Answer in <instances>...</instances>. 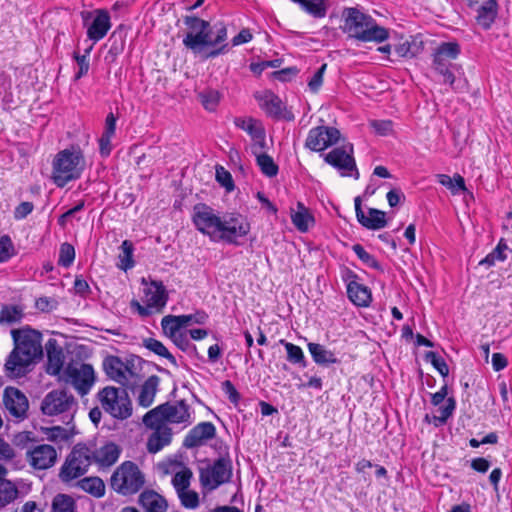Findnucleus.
<instances>
[{
  "mask_svg": "<svg viewBox=\"0 0 512 512\" xmlns=\"http://www.w3.org/2000/svg\"><path fill=\"white\" fill-rule=\"evenodd\" d=\"M196 230L207 236L212 242H224L239 245V238L250 232V223L239 213H229L221 217L215 209L205 203L193 207L191 217Z\"/></svg>",
  "mask_w": 512,
  "mask_h": 512,
  "instance_id": "f257e3e1",
  "label": "nucleus"
},
{
  "mask_svg": "<svg viewBox=\"0 0 512 512\" xmlns=\"http://www.w3.org/2000/svg\"><path fill=\"white\" fill-rule=\"evenodd\" d=\"M11 336L14 348L6 359V374L10 377H22L27 373V367L43 354L42 335L30 326H25L13 329Z\"/></svg>",
  "mask_w": 512,
  "mask_h": 512,
  "instance_id": "f03ea898",
  "label": "nucleus"
},
{
  "mask_svg": "<svg viewBox=\"0 0 512 512\" xmlns=\"http://www.w3.org/2000/svg\"><path fill=\"white\" fill-rule=\"evenodd\" d=\"M342 31L349 38L359 42L382 43L389 38V30L378 25L377 21L369 14L357 7H346L342 11Z\"/></svg>",
  "mask_w": 512,
  "mask_h": 512,
  "instance_id": "7ed1b4c3",
  "label": "nucleus"
},
{
  "mask_svg": "<svg viewBox=\"0 0 512 512\" xmlns=\"http://www.w3.org/2000/svg\"><path fill=\"white\" fill-rule=\"evenodd\" d=\"M85 168V159L80 149H64L59 151L52 162L53 183L65 187L69 182L79 179Z\"/></svg>",
  "mask_w": 512,
  "mask_h": 512,
  "instance_id": "20e7f679",
  "label": "nucleus"
},
{
  "mask_svg": "<svg viewBox=\"0 0 512 512\" xmlns=\"http://www.w3.org/2000/svg\"><path fill=\"white\" fill-rule=\"evenodd\" d=\"M232 476L233 465L228 452L199 469L200 484L207 491L216 490L221 485L231 482Z\"/></svg>",
  "mask_w": 512,
  "mask_h": 512,
  "instance_id": "39448f33",
  "label": "nucleus"
},
{
  "mask_svg": "<svg viewBox=\"0 0 512 512\" xmlns=\"http://www.w3.org/2000/svg\"><path fill=\"white\" fill-rule=\"evenodd\" d=\"M102 409L118 420H125L132 415V403L123 388L106 386L97 393Z\"/></svg>",
  "mask_w": 512,
  "mask_h": 512,
  "instance_id": "423d86ee",
  "label": "nucleus"
},
{
  "mask_svg": "<svg viewBox=\"0 0 512 512\" xmlns=\"http://www.w3.org/2000/svg\"><path fill=\"white\" fill-rule=\"evenodd\" d=\"M144 483L143 473L132 461L123 462L111 476L112 489L124 496L136 494Z\"/></svg>",
  "mask_w": 512,
  "mask_h": 512,
  "instance_id": "0eeeda50",
  "label": "nucleus"
},
{
  "mask_svg": "<svg viewBox=\"0 0 512 512\" xmlns=\"http://www.w3.org/2000/svg\"><path fill=\"white\" fill-rule=\"evenodd\" d=\"M74 396L65 390H52L46 394L41 403V411L48 416L62 415L65 423H70L76 411Z\"/></svg>",
  "mask_w": 512,
  "mask_h": 512,
  "instance_id": "6e6552de",
  "label": "nucleus"
},
{
  "mask_svg": "<svg viewBox=\"0 0 512 512\" xmlns=\"http://www.w3.org/2000/svg\"><path fill=\"white\" fill-rule=\"evenodd\" d=\"M92 463L91 449L86 445H76L62 465L59 477L63 482H70L84 475Z\"/></svg>",
  "mask_w": 512,
  "mask_h": 512,
  "instance_id": "1a4fd4ad",
  "label": "nucleus"
},
{
  "mask_svg": "<svg viewBox=\"0 0 512 512\" xmlns=\"http://www.w3.org/2000/svg\"><path fill=\"white\" fill-rule=\"evenodd\" d=\"M141 358L138 356H131L126 362L115 355H108L104 358L102 366L106 375L113 381L122 386L128 387L130 379L136 376L134 371L135 362H140Z\"/></svg>",
  "mask_w": 512,
  "mask_h": 512,
  "instance_id": "9d476101",
  "label": "nucleus"
},
{
  "mask_svg": "<svg viewBox=\"0 0 512 512\" xmlns=\"http://www.w3.org/2000/svg\"><path fill=\"white\" fill-rule=\"evenodd\" d=\"M324 161L336 168L342 176L359 178V171L353 157V145L347 144L336 147L324 156Z\"/></svg>",
  "mask_w": 512,
  "mask_h": 512,
  "instance_id": "9b49d317",
  "label": "nucleus"
},
{
  "mask_svg": "<svg viewBox=\"0 0 512 512\" xmlns=\"http://www.w3.org/2000/svg\"><path fill=\"white\" fill-rule=\"evenodd\" d=\"M66 381L69 382L81 396L87 395L94 382L95 372L91 364L82 363L80 367L69 364L65 369Z\"/></svg>",
  "mask_w": 512,
  "mask_h": 512,
  "instance_id": "f8f14e48",
  "label": "nucleus"
},
{
  "mask_svg": "<svg viewBox=\"0 0 512 512\" xmlns=\"http://www.w3.org/2000/svg\"><path fill=\"white\" fill-rule=\"evenodd\" d=\"M214 29L216 35L213 42H206V32H208V28H206L205 31L198 33H186L183 45L193 53H200L205 47H216L224 43L227 39L226 26L223 23H217L214 25Z\"/></svg>",
  "mask_w": 512,
  "mask_h": 512,
  "instance_id": "ddd939ff",
  "label": "nucleus"
},
{
  "mask_svg": "<svg viewBox=\"0 0 512 512\" xmlns=\"http://www.w3.org/2000/svg\"><path fill=\"white\" fill-rule=\"evenodd\" d=\"M340 137L341 133L336 127L317 126L309 131L305 141V147L316 152L323 151L337 144Z\"/></svg>",
  "mask_w": 512,
  "mask_h": 512,
  "instance_id": "4468645a",
  "label": "nucleus"
},
{
  "mask_svg": "<svg viewBox=\"0 0 512 512\" xmlns=\"http://www.w3.org/2000/svg\"><path fill=\"white\" fill-rule=\"evenodd\" d=\"M3 404L10 416L17 420L27 417L29 401L26 395L16 387L8 386L3 392Z\"/></svg>",
  "mask_w": 512,
  "mask_h": 512,
  "instance_id": "2eb2a0df",
  "label": "nucleus"
},
{
  "mask_svg": "<svg viewBox=\"0 0 512 512\" xmlns=\"http://www.w3.org/2000/svg\"><path fill=\"white\" fill-rule=\"evenodd\" d=\"M259 106L266 114L273 119H284L286 121H293L294 114L286 109L282 100L271 91H264L262 94L256 95Z\"/></svg>",
  "mask_w": 512,
  "mask_h": 512,
  "instance_id": "dca6fc26",
  "label": "nucleus"
},
{
  "mask_svg": "<svg viewBox=\"0 0 512 512\" xmlns=\"http://www.w3.org/2000/svg\"><path fill=\"white\" fill-rule=\"evenodd\" d=\"M26 459L37 470H45L52 467L57 460L55 448L48 444L33 445L27 449Z\"/></svg>",
  "mask_w": 512,
  "mask_h": 512,
  "instance_id": "f3484780",
  "label": "nucleus"
},
{
  "mask_svg": "<svg viewBox=\"0 0 512 512\" xmlns=\"http://www.w3.org/2000/svg\"><path fill=\"white\" fill-rule=\"evenodd\" d=\"M215 436L216 427L212 422H200L187 433L182 445L187 449L198 448Z\"/></svg>",
  "mask_w": 512,
  "mask_h": 512,
  "instance_id": "a211bd4d",
  "label": "nucleus"
},
{
  "mask_svg": "<svg viewBox=\"0 0 512 512\" xmlns=\"http://www.w3.org/2000/svg\"><path fill=\"white\" fill-rule=\"evenodd\" d=\"M355 213L357 221L369 230H379L387 225L386 213L376 208H369L366 216L362 210L361 197L357 196L354 199Z\"/></svg>",
  "mask_w": 512,
  "mask_h": 512,
  "instance_id": "6ab92c4d",
  "label": "nucleus"
},
{
  "mask_svg": "<svg viewBox=\"0 0 512 512\" xmlns=\"http://www.w3.org/2000/svg\"><path fill=\"white\" fill-rule=\"evenodd\" d=\"M164 418L168 423L172 424H191V407L185 400H179L175 403L165 402L161 404Z\"/></svg>",
  "mask_w": 512,
  "mask_h": 512,
  "instance_id": "aec40b11",
  "label": "nucleus"
},
{
  "mask_svg": "<svg viewBox=\"0 0 512 512\" xmlns=\"http://www.w3.org/2000/svg\"><path fill=\"white\" fill-rule=\"evenodd\" d=\"M460 54V46L457 42L441 43L433 54L434 70L443 71L444 67L453 65L452 60L456 59Z\"/></svg>",
  "mask_w": 512,
  "mask_h": 512,
  "instance_id": "412c9836",
  "label": "nucleus"
},
{
  "mask_svg": "<svg viewBox=\"0 0 512 512\" xmlns=\"http://www.w3.org/2000/svg\"><path fill=\"white\" fill-rule=\"evenodd\" d=\"M96 16L87 28V37L94 43L103 39L111 28L110 15L108 11L98 9Z\"/></svg>",
  "mask_w": 512,
  "mask_h": 512,
  "instance_id": "4be33fe9",
  "label": "nucleus"
},
{
  "mask_svg": "<svg viewBox=\"0 0 512 512\" xmlns=\"http://www.w3.org/2000/svg\"><path fill=\"white\" fill-rule=\"evenodd\" d=\"M145 303L151 304L155 312H162L168 301L166 287L161 281L152 280L147 288L144 289Z\"/></svg>",
  "mask_w": 512,
  "mask_h": 512,
  "instance_id": "5701e85b",
  "label": "nucleus"
},
{
  "mask_svg": "<svg viewBox=\"0 0 512 512\" xmlns=\"http://www.w3.org/2000/svg\"><path fill=\"white\" fill-rule=\"evenodd\" d=\"M45 349L47 352L48 364L47 373L50 375H58L62 370L64 364V354L62 348L58 345L57 341L50 338L46 344Z\"/></svg>",
  "mask_w": 512,
  "mask_h": 512,
  "instance_id": "b1692460",
  "label": "nucleus"
},
{
  "mask_svg": "<svg viewBox=\"0 0 512 512\" xmlns=\"http://www.w3.org/2000/svg\"><path fill=\"white\" fill-rule=\"evenodd\" d=\"M91 454L92 460L98 463L101 467H110L119 459L121 449L117 444L109 442L99 449L94 451L91 450Z\"/></svg>",
  "mask_w": 512,
  "mask_h": 512,
  "instance_id": "393cba45",
  "label": "nucleus"
},
{
  "mask_svg": "<svg viewBox=\"0 0 512 512\" xmlns=\"http://www.w3.org/2000/svg\"><path fill=\"white\" fill-rule=\"evenodd\" d=\"M138 502L145 512H167L166 499L154 490H145L139 495Z\"/></svg>",
  "mask_w": 512,
  "mask_h": 512,
  "instance_id": "a878e982",
  "label": "nucleus"
},
{
  "mask_svg": "<svg viewBox=\"0 0 512 512\" xmlns=\"http://www.w3.org/2000/svg\"><path fill=\"white\" fill-rule=\"evenodd\" d=\"M171 440L172 429L170 427H157L148 438L147 450L150 453H157L163 447L170 444Z\"/></svg>",
  "mask_w": 512,
  "mask_h": 512,
  "instance_id": "bb28decb",
  "label": "nucleus"
},
{
  "mask_svg": "<svg viewBox=\"0 0 512 512\" xmlns=\"http://www.w3.org/2000/svg\"><path fill=\"white\" fill-rule=\"evenodd\" d=\"M498 4L496 0H487L477 10L476 21L485 30H488L497 16Z\"/></svg>",
  "mask_w": 512,
  "mask_h": 512,
  "instance_id": "cd10ccee",
  "label": "nucleus"
},
{
  "mask_svg": "<svg viewBox=\"0 0 512 512\" xmlns=\"http://www.w3.org/2000/svg\"><path fill=\"white\" fill-rule=\"evenodd\" d=\"M308 350L312 356L313 361L320 366H329L331 364L339 363V360L336 358L335 354L326 349L325 346L310 342L308 343Z\"/></svg>",
  "mask_w": 512,
  "mask_h": 512,
  "instance_id": "c85d7f7f",
  "label": "nucleus"
},
{
  "mask_svg": "<svg viewBox=\"0 0 512 512\" xmlns=\"http://www.w3.org/2000/svg\"><path fill=\"white\" fill-rule=\"evenodd\" d=\"M160 379L157 375H151L143 383L138 396V404L144 408L152 405L158 390Z\"/></svg>",
  "mask_w": 512,
  "mask_h": 512,
  "instance_id": "c756f323",
  "label": "nucleus"
},
{
  "mask_svg": "<svg viewBox=\"0 0 512 512\" xmlns=\"http://www.w3.org/2000/svg\"><path fill=\"white\" fill-rule=\"evenodd\" d=\"M347 295L350 301L358 307H368L372 301L370 289L360 283L350 285Z\"/></svg>",
  "mask_w": 512,
  "mask_h": 512,
  "instance_id": "7c9ffc66",
  "label": "nucleus"
},
{
  "mask_svg": "<svg viewBox=\"0 0 512 512\" xmlns=\"http://www.w3.org/2000/svg\"><path fill=\"white\" fill-rule=\"evenodd\" d=\"M291 220L294 226L303 233L315 224L314 216L301 202L297 205V211L292 213Z\"/></svg>",
  "mask_w": 512,
  "mask_h": 512,
  "instance_id": "2f4dec72",
  "label": "nucleus"
},
{
  "mask_svg": "<svg viewBox=\"0 0 512 512\" xmlns=\"http://www.w3.org/2000/svg\"><path fill=\"white\" fill-rule=\"evenodd\" d=\"M253 155L256 157V163L260 171L267 177H275L279 172L278 165L274 162L273 158L265 152L254 150Z\"/></svg>",
  "mask_w": 512,
  "mask_h": 512,
  "instance_id": "473e14b6",
  "label": "nucleus"
},
{
  "mask_svg": "<svg viewBox=\"0 0 512 512\" xmlns=\"http://www.w3.org/2000/svg\"><path fill=\"white\" fill-rule=\"evenodd\" d=\"M108 42L110 43L109 50L105 56V61L108 63H113L116 61L117 57L123 53L125 48V37L114 31L110 37Z\"/></svg>",
  "mask_w": 512,
  "mask_h": 512,
  "instance_id": "72a5a7b5",
  "label": "nucleus"
},
{
  "mask_svg": "<svg viewBox=\"0 0 512 512\" xmlns=\"http://www.w3.org/2000/svg\"><path fill=\"white\" fill-rule=\"evenodd\" d=\"M78 487L94 497H102L105 493V485L99 477H86L78 481Z\"/></svg>",
  "mask_w": 512,
  "mask_h": 512,
  "instance_id": "f704fd0d",
  "label": "nucleus"
},
{
  "mask_svg": "<svg viewBox=\"0 0 512 512\" xmlns=\"http://www.w3.org/2000/svg\"><path fill=\"white\" fill-rule=\"evenodd\" d=\"M18 489L12 481L0 478V510L18 497Z\"/></svg>",
  "mask_w": 512,
  "mask_h": 512,
  "instance_id": "c9c22d12",
  "label": "nucleus"
},
{
  "mask_svg": "<svg viewBox=\"0 0 512 512\" xmlns=\"http://www.w3.org/2000/svg\"><path fill=\"white\" fill-rule=\"evenodd\" d=\"M143 346L156 355L166 358L173 366H178L176 358L168 351L161 341L155 338H146L143 340Z\"/></svg>",
  "mask_w": 512,
  "mask_h": 512,
  "instance_id": "e433bc0d",
  "label": "nucleus"
},
{
  "mask_svg": "<svg viewBox=\"0 0 512 512\" xmlns=\"http://www.w3.org/2000/svg\"><path fill=\"white\" fill-rule=\"evenodd\" d=\"M422 50V42H417L415 38L405 40L395 46V52L402 58H413L417 56Z\"/></svg>",
  "mask_w": 512,
  "mask_h": 512,
  "instance_id": "4c0bfd02",
  "label": "nucleus"
},
{
  "mask_svg": "<svg viewBox=\"0 0 512 512\" xmlns=\"http://www.w3.org/2000/svg\"><path fill=\"white\" fill-rule=\"evenodd\" d=\"M143 423L146 427L151 429H157V427H167L166 418H164V413L161 404L152 410L148 411L143 417Z\"/></svg>",
  "mask_w": 512,
  "mask_h": 512,
  "instance_id": "58836bf2",
  "label": "nucleus"
},
{
  "mask_svg": "<svg viewBox=\"0 0 512 512\" xmlns=\"http://www.w3.org/2000/svg\"><path fill=\"white\" fill-rule=\"evenodd\" d=\"M280 344L284 345L287 351V360L290 363L299 365L302 368H305L307 366L306 358L304 356L302 349L299 346L287 342L284 339L280 340Z\"/></svg>",
  "mask_w": 512,
  "mask_h": 512,
  "instance_id": "ea45409f",
  "label": "nucleus"
},
{
  "mask_svg": "<svg viewBox=\"0 0 512 512\" xmlns=\"http://www.w3.org/2000/svg\"><path fill=\"white\" fill-rule=\"evenodd\" d=\"M24 316L23 309L17 305H3L0 311V324L19 323Z\"/></svg>",
  "mask_w": 512,
  "mask_h": 512,
  "instance_id": "a19ab883",
  "label": "nucleus"
},
{
  "mask_svg": "<svg viewBox=\"0 0 512 512\" xmlns=\"http://www.w3.org/2000/svg\"><path fill=\"white\" fill-rule=\"evenodd\" d=\"M438 182L447 187L452 194H458L460 191L466 190L465 180L459 174H455L454 177H450L446 174H439Z\"/></svg>",
  "mask_w": 512,
  "mask_h": 512,
  "instance_id": "79ce46f5",
  "label": "nucleus"
},
{
  "mask_svg": "<svg viewBox=\"0 0 512 512\" xmlns=\"http://www.w3.org/2000/svg\"><path fill=\"white\" fill-rule=\"evenodd\" d=\"M456 409V400L454 397H449L446 404L438 409L439 416L432 417V423L435 427L443 426L447 423L448 419L453 415Z\"/></svg>",
  "mask_w": 512,
  "mask_h": 512,
  "instance_id": "37998d69",
  "label": "nucleus"
},
{
  "mask_svg": "<svg viewBox=\"0 0 512 512\" xmlns=\"http://www.w3.org/2000/svg\"><path fill=\"white\" fill-rule=\"evenodd\" d=\"M51 512H77L74 499L67 494H57L52 501Z\"/></svg>",
  "mask_w": 512,
  "mask_h": 512,
  "instance_id": "c03bdc74",
  "label": "nucleus"
},
{
  "mask_svg": "<svg viewBox=\"0 0 512 512\" xmlns=\"http://www.w3.org/2000/svg\"><path fill=\"white\" fill-rule=\"evenodd\" d=\"M352 250L363 264L381 273L384 272V268L381 263L372 254L368 253L361 244H354L352 246Z\"/></svg>",
  "mask_w": 512,
  "mask_h": 512,
  "instance_id": "a18cd8bd",
  "label": "nucleus"
},
{
  "mask_svg": "<svg viewBox=\"0 0 512 512\" xmlns=\"http://www.w3.org/2000/svg\"><path fill=\"white\" fill-rule=\"evenodd\" d=\"M179 316L177 315H166L161 320V327L163 330V333L171 338L175 335H177L179 330L184 327L183 323L180 322Z\"/></svg>",
  "mask_w": 512,
  "mask_h": 512,
  "instance_id": "49530a36",
  "label": "nucleus"
},
{
  "mask_svg": "<svg viewBox=\"0 0 512 512\" xmlns=\"http://www.w3.org/2000/svg\"><path fill=\"white\" fill-rule=\"evenodd\" d=\"M120 248L122 250V255L119 256L121 261L120 268L127 271L135 265L133 260L134 245L130 240H124Z\"/></svg>",
  "mask_w": 512,
  "mask_h": 512,
  "instance_id": "de8ad7c7",
  "label": "nucleus"
},
{
  "mask_svg": "<svg viewBox=\"0 0 512 512\" xmlns=\"http://www.w3.org/2000/svg\"><path fill=\"white\" fill-rule=\"evenodd\" d=\"M198 97L203 107L210 112L216 110L220 101L219 92L213 89L205 90L199 93Z\"/></svg>",
  "mask_w": 512,
  "mask_h": 512,
  "instance_id": "09e8293b",
  "label": "nucleus"
},
{
  "mask_svg": "<svg viewBox=\"0 0 512 512\" xmlns=\"http://www.w3.org/2000/svg\"><path fill=\"white\" fill-rule=\"evenodd\" d=\"M75 259V249L70 243H62L59 250L58 265L68 268L70 267Z\"/></svg>",
  "mask_w": 512,
  "mask_h": 512,
  "instance_id": "8fccbe9b",
  "label": "nucleus"
},
{
  "mask_svg": "<svg viewBox=\"0 0 512 512\" xmlns=\"http://www.w3.org/2000/svg\"><path fill=\"white\" fill-rule=\"evenodd\" d=\"M183 22L188 28V33H198L199 31H205L206 28H210V22L200 17L187 15L183 18Z\"/></svg>",
  "mask_w": 512,
  "mask_h": 512,
  "instance_id": "3c124183",
  "label": "nucleus"
},
{
  "mask_svg": "<svg viewBox=\"0 0 512 512\" xmlns=\"http://www.w3.org/2000/svg\"><path fill=\"white\" fill-rule=\"evenodd\" d=\"M426 359L431 362L433 367L440 373L444 378L449 374V367L441 356L434 351H428L425 355Z\"/></svg>",
  "mask_w": 512,
  "mask_h": 512,
  "instance_id": "603ef678",
  "label": "nucleus"
},
{
  "mask_svg": "<svg viewBox=\"0 0 512 512\" xmlns=\"http://www.w3.org/2000/svg\"><path fill=\"white\" fill-rule=\"evenodd\" d=\"M181 505L187 509H195L199 506V495L193 490H184L178 493Z\"/></svg>",
  "mask_w": 512,
  "mask_h": 512,
  "instance_id": "864d4df0",
  "label": "nucleus"
},
{
  "mask_svg": "<svg viewBox=\"0 0 512 512\" xmlns=\"http://www.w3.org/2000/svg\"><path fill=\"white\" fill-rule=\"evenodd\" d=\"M15 250L11 238L8 235L0 237V263L14 256Z\"/></svg>",
  "mask_w": 512,
  "mask_h": 512,
  "instance_id": "5fc2aeb1",
  "label": "nucleus"
},
{
  "mask_svg": "<svg viewBox=\"0 0 512 512\" xmlns=\"http://www.w3.org/2000/svg\"><path fill=\"white\" fill-rule=\"evenodd\" d=\"M190 478H191V472L189 470L177 472L174 475V477L172 479V483H173L174 488L177 491V494L188 489V487L190 485Z\"/></svg>",
  "mask_w": 512,
  "mask_h": 512,
  "instance_id": "6e6d98bb",
  "label": "nucleus"
},
{
  "mask_svg": "<svg viewBox=\"0 0 512 512\" xmlns=\"http://www.w3.org/2000/svg\"><path fill=\"white\" fill-rule=\"evenodd\" d=\"M216 180L221 186L226 188L227 191H232L235 187L230 172L223 166H216Z\"/></svg>",
  "mask_w": 512,
  "mask_h": 512,
  "instance_id": "4d7b16f0",
  "label": "nucleus"
},
{
  "mask_svg": "<svg viewBox=\"0 0 512 512\" xmlns=\"http://www.w3.org/2000/svg\"><path fill=\"white\" fill-rule=\"evenodd\" d=\"M180 322L183 323L184 327L189 325L190 323H195L199 325H203L206 323L208 319V314L203 310H198L194 314L189 315H178Z\"/></svg>",
  "mask_w": 512,
  "mask_h": 512,
  "instance_id": "13d9d810",
  "label": "nucleus"
},
{
  "mask_svg": "<svg viewBox=\"0 0 512 512\" xmlns=\"http://www.w3.org/2000/svg\"><path fill=\"white\" fill-rule=\"evenodd\" d=\"M326 68H327V64L326 63L322 64L321 67L314 73V75L308 81V87L311 92L317 93L320 90V88L323 84V76H324Z\"/></svg>",
  "mask_w": 512,
  "mask_h": 512,
  "instance_id": "bf43d9fd",
  "label": "nucleus"
},
{
  "mask_svg": "<svg viewBox=\"0 0 512 512\" xmlns=\"http://www.w3.org/2000/svg\"><path fill=\"white\" fill-rule=\"evenodd\" d=\"M281 63L282 59L265 60L257 63H251L249 68L254 74L260 75L267 68H277Z\"/></svg>",
  "mask_w": 512,
  "mask_h": 512,
  "instance_id": "052dcab7",
  "label": "nucleus"
},
{
  "mask_svg": "<svg viewBox=\"0 0 512 512\" xmlns=\"http://www.w3.org/2000/svg\"><path fill=\"white\" fill-rule=\"evenodd\" d=\"M173 343L182 351L186 352L190 348H192L193 352L197 355V348L195 345H192L189 339L187 338L186 333L180 332L177 335L170 338Z\"/></svg>",
  "mask_w": 512,
  "mask_h": 512,
  "instance_id": "680f3d73",
  "label": "nucleus"
},
{
  "mask_svg": "<svg viewBox=\"0 0 512 512\" xmlns=\"http://www.w3.org/2000/svg\"><path fill=\"white\" fill-rule=\"evenodd\" d=\"M223 392L227 395L229 401L237 405L240 401L241 395L235 388L234 384L230 380H225L221 384Z\"/></svg>",
  "mask_w": 512,
  "mask_h": 512,
  "instance_id": "e2e57ef3",
  "label": "nucleus"
},
{
  "mask_svg": "<svg viewBox=\"0 0 512 512\" xmlns=\"http://www.w3.org/2000/svg\"><path fill=\"white\" fill-rule=\"evenodd\" d=\"M73 288L75 294L82 298H87L91 294V288L88 282L81 275L75 277Z\"/></svg>",
  "mask_w": 512,
  "mask_h": 512,
  "instance_id": "0e129e2a",
  "label": "nucleus"
},
{
  "mask_svg": "<svg viewBox=\"0 0 512 512\" xmlns=\"http://www.w3.org/2000/svg\"><path fill=\"white\" fill-rule=\"evenodd\" d=\"M245 131L250 135V137L253 139H261L262 140V134L265 132L264 128L262 127L261 123L256 121L253 118H248V123Z\"/></svg>",
  "mask_w": 512,
  "mask_h": 512,
  "instance_id": "69168bd1",
  "label": "nucleus"
},
{
  "mask_svg": "<svg viewBox=\"0 0 512 512\" xmlns=\"http://www.w3.org/2000/svg\"><path fill=\"white\" fill-rule=\"evenodd\" d=\"M370 125L381 136H386L392 132L393 123L390 120H373Z\"/></svg>",
  "mask_w": 512,
  "mask_h": 512,
  "instance_id": "338daca9",
  "label": "nucleus"
},
{
  "mask_svg": "<svg viewBox=\"0 0 512 512\" xmlns=\"http://www.w3.org/2000/svg\"><path fill=\"white\" fill-rule=\"evenodd\" d=\"M33 209L34 205L32 202H21L18 206H16L14 210V218L16 220H22L26 218L30 213H32Z\"/></svg>",
  "mask_w": 512,
  "mask_h": 512,
  "instance_id": "774afa93",
  "label": "nucleus"
}]
</instances>
